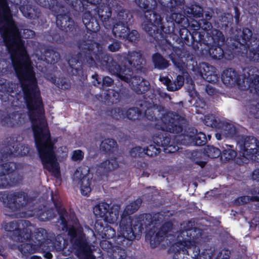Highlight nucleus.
<instances>
[{
    "instance_id": "nucleus-1",
    "label": "nucleus",
    "mask_w": 259,
    "mask_h": 259,
    "mask_svg": "<svg viewBox=\"0 0 259 259\" xmlns=\"http://www.w3.org/2000/svg\"><path fill=\"white\" fill-rule=\"evenodd\" d=\"M19 31L20 38L21 40V37L27 39L32 38L35 35L34 31L30 29H23L22 35L21 31L20 30ZM22 40L24 41L23 39ZM24 42H25L24 41ZM3 44L11 56L13 66L20 82L23 92V98L29 113V116L32 122L33 135H51L46 119L38 117L39 115L44 114V105L35 73L31 65L26 47H25L26 54L23 60H19L18 52L16 51V52L11 54L5 44L4 42Z\"/></svg>"
},
{
    "instance_id": "nucleus-2",
    "label": "nucleus",
    "mask_w": 259,
    "mask_h": 259,
    "mask_svg": "<svg viewBox=\"0 0 259 259\" xmlns=\"http://www.w3.org/2000/svg\"><path fill=\"white\" fill-rule=\"evenodd\" d=\"M111 9L106 5L96 6L93 13L90 11L84 13L82 16V22L87 29V33L84 36L86 40H84L79 45L80 52L76 55L72 56L68 60V64L72 69L73 74H79L81 73L83 64L86 61L90 67L97 64V59L94 58V54L96 52V47L99 48V52L103 54L104 53L102 45L94 40L97 32L100 30V21L106 23L111 16Z\"/></svg>"
},
{
    "instance_id": "nucleus-3",
    "label": "nucleus",
    "mask_w": 259,
    "mask_h": 259,
    "mask_svg": "<svg viewBox=\"0 0 259 259\" xmlns=\"http://www.w3.org/2000/svg\"><path fill=\"white\" fill-rule=\"evenodd\" d=\"M95 47L97 54H95L94 57L97 59V63L108 70L111 74L117 76L121 80L131 83L132 89L136 94H144L149 91L150 84L148 80L138 75L133 76V70L125 66L123 68L120 67L111 56L100 53L97 45Z\"/></svg>"
},
{
    "instance_id": "nucleus-4",
    "label": "nucleus",
    "mask_w": 259,
    "mask_h": 259,
    "mask_svg": "<svg viewBox=\"0 0 259 259\" xmlns=\"http://www.w3.org/2000/svg\"><path fill=\"white\" fill-rule=\"evenodd\" d=\"M10 9L7 0H0V33L9 52H18V59L23 60L26 54L24 42L20 38V32L15 22L10 18Z\"/></svg>"
},
{
    "instance_id": "nucleus-5",
    "label": "nucleus",
    "mask_w": 259,
    "mask_h": 259,
    "mask_svg": "<svg viewBox=\"0 0 259 259\" xmlns=\"http://www.w3.org/2000/svg\"><path fill=\"white\" fill-rule=\"evenodd\" d=\"M144 99L136 102V105L142 108V114L144 113L146 118L151 121H155L153 127L157 130L169 132L172 134H182L186 123L185 117L175 112H167L162 115L160 119H157L154 113L153 99L146 100L145 96Z\"/></svg>"
},
{
    "instance_id": "nucleus-6",
    "label": "nucleus",
    "mask_w": 259,
    "mask_h": 259,
    "mask_svg": "<svg viewBox=\"0 0 259 259\" xmlns=\"http://www.w3.org/2000/svg\"><path fill=\"white\" fill-rule=\"evenodd\" d=\"M156 215L152 216L151 213H146L135 218L129 215L122 217L119 223L120 234L115 238V242L124 247L131 245L133 240L141 238L144 228L153 224Z\"/></svg>"
},
{
    "instance_id": "nucleus-7",
    "label": "nucleus",
    "mask_w": 259,
    "mask_h": 259,
    "mask_svg": "<svg viewBox=\"0 0 259 259\" xmlns=\"http://www.w3.org/2000/svg\"><path fill=\"white\" fill-rule=\"evenodd\" d=\"M172 28H165L164 26L155 31L154 33L149 35L152 38V41L159 46L165 53L168 55L169 59L175 65L182 62L187 67L194 70L197 66V62L194 56L178 47H175L167 39Z\"/></svg>"
},
{
    "instance_id": "nucleus-8",
    "label": "nucleus",
    "mask_w": 259,
    "mask_h": 259,
    "mask_svg": "<svg viewBox=\"0 0 259 259\" xmlns=\"http://www.w3.org/2000/svg\"><path fill=\"white\" fill-rule=\"evenodd\" d=\"M51 199L59 215L62 230L67 232V235L74 249L76 250L89 244L85 239L82 227L68 225V222H71L72 224H74L78 223L75 213L69 214L66 209L62 206L61 203L55 198L53 192Z\"/></svg>"
},
{
    "instance_id": "nucleus-9",
    "label": "nucleus",
    "mask_w": 259,
    "mask_h": 259,
    "mask_svg": "<svg viewBox=\"0 0 259 259\" xmlns=\"http://www.w3.org/2000/svg\"><path fill=\"white\" fill-rule=\"evenodd\" d=\"M135 2L144 15L142 27L148 35L163 26V18L153 10L157 5L156 0H135Z\"/></svg>"
},
{
    "instance_id": "nucleus-10",
    "label": "nucleus",
    "mask_w": 259,
    "mask_h": 259,
    "mask_svg": "<svg viewBox=\"0 0 259 259\" xmlns=\"http://www.w3.org/2000/svg\"><path fill=\"white\" fill-rule=\"evenodd\" d=\"M230 34L235 37L233 42L230 46L232 50H238L237 51L242 54L245 53L248 55L250 51L254 49L256 42L259 38V34L253 33L251 29L247 27L243 28L242 30L235 28L230 29Z\"/></svg>"
},
{
    "instance_id": "nucleus-11",
    "label": "nucleus",
    "mask_w": 259,
    "mask_h": 259,
    "mask_svg": "<svg viewBox=\"0 0 259 259\" xmlns=\"http://www.w3.org/2000/svg\"><path fill=\"white\" fill-rule=\"evenodd\" d=\"M153 142L156 145L150 144L143 149L144 153L149 157H153L161 152L160 147H163L166 153H174L179 149L178 146L172 140L168 133H159L154 137Z\"/></svg>"
},
{
    "instance_id": "nucleus-12",
    "label": "nucleus",
    "mask_w": 259,
    "mask_h": 259,
    "mask_svg": "<svg viewBox=\"0 0 259 259\" xmlns=\"http://www.w3.org/2000/svg\"><path fill=\"white\" fill-rule=\"evenodd\" d=\"M163 26L165 28L169 27L172 28V30L170 31L169 34H167V38L172 37L178 44L191 45L195 49L199 50L198 45L204 41V34L196 30H194L191 33L187 28L183 27L179 29V34L177 35L175 33V28L173 26V24L171 26L168 25L166 27L164 24Z\"/></svg>"
},
{
    "instance_id": "nucleus-13",
    "label": "nucleus",
    "mask_w": 259,
    "mask_h": 259,
    "mask_svg": "<svg viewBox=\"0 0 259 259\" xmlns=\"http://www.w3.org/2000/svg\"><path fill=\"white\" fill-rule=\"evenodd\" d=\"M17 168V165L14 162L0 164V189L16 186L22 183L23 176L14 172Z\"/></svg>"
},
{
    "instance_id": "nucleus-14",
    "label": "nucleus",
    "mask_w": 259,
    "mask_h": 259,
    "mask_svg": "<svg viewBox=\"0 0 259 259\" xmlns=\"http://www.w3.org/2000/svg\"><path fill=\"white\" fill-rule=\"evenodd\" d=\"M116 58L120 65L116 62L121 68L125 66L126 68H130L133 70L131 68L132 67L145 75L148 73V70L145 67V59L140 52L134 51L128 53L118 54Z\"/></svg>"
},
{
    "instance_id": "nucleus-15",
    "label": "nucleus",
    "mask_w": 259,
    "mask_h": 259,
    "mask_svg": "<svg viewBox=\"0 0 259 259\" xmlns=\"http://www.w3.org/2000/svg\"><path fill=\"white\" fill-rule=\"evenodd\" d=\"M5 206L12 212L20 211L31 201L27 193L23 191L4 192L0 197Z\"/></svg>"
},
{
    "instance_id": "nucleus-16",
    "label": "nucleus",
    "mask_w": 259,
    "mask_h": 259,
    "mask_svg": "<svg viewBox=\"0 0 259 259\" xmlns=\"http://www.w3.org/2000/svg\"><path fill=\"white\" fill-rule=\"evenodd\" d=\"M70 9L71 8L63 4L53 13L56 17L57 26L62 31L73 33L75 27L74 21L70 16Z\"/></svg>"
},
{
    "instance_id": "nucleus-17",
    "label": "nucleus",
    "mask_w": 259,
    "mask_h": 259,
    "mask_svg": "<svg viewBox=\"0 0 259 259\" xmlns=\"http://www.w3.org/2000/svg\"><path fill=\"white\" fill-rule=\"evenodd\" d=\"M183 242L184 250H182L185 252L188 259H211L214 254V249L211 246L204 248L200 253V247L194 241H183Z\"/></svg>"
},
{
    "instance_id": "nucleus-18",
    "label": "nucleus",
    "mask_w": 259,
    "mask_h": 259,
    "mask_svg": "<svg viewBox=\"0 0 259 259\" xmlns=\"http://www.w3.org/2000/svg\"><path fill=\"white\" fill-rule=\"evenodd\" d=\"M20 224L19 221H11L6 224L5 230L8 233L12 240L22 243L30 239L31 230L24 227L21 228Z\"/></svg>"
},
{
    "instance_id": "nucleus-19",
    "label": "nucleus",
    "mask_w": 259,
    "mask_h": 259,
    "mask_svg": "<svg viewBox=\"0 0 259 259\" xmlns=\"http://www.w3.org/2000/svg\"><path fill=\"white\" fill-rule=\"evenodd\" d=\"M93 212L98 218H101L109 223H114L116 221L119 212L110 207V205L105 202H101L97 204L94 207Z\"/></svg>"
},
{
    "instance_id": "nucleus-20",
    "label": "nucleus",
    "mask_w": 259,
    "mask_h": 259,
    "mask_svg": "<svg viewBox=\"0 0 259 259\" xmlns=\"http://www.w3.org/2000/svg\"><path fill=\"white\" fill-rule=\"evenodd\" d=\"M114 36L120 39H124L128 42L137 44L140 36L136 30H131L130 26L121 25H113L112 30Z\"/></svg>"
},
{
    "instance_id": "nucleus-21",
    "label": "nucleus",
    "mask_w": 259,
    "mask_h": 259,
    "mask_svg": "<svg viewBox=\"0 0 259 259\" xmlns=\"http://www.w3.org/2000/svg\"><path fill=\"white\" fill-rule=\"evenodd\" d=\"M6 153L10 157H22L30 154V148L28 145H21L18 140L10 138L6 146Z\"/></svg>"
},
{
    "instance_id": "nucleus-22",
    "label": "nucleus",
    "mask_w": 259,
    "mask_h": 259,
    "mask_svg": "<svg viewBox=\"0 0 259 259\" xmlns=\"http://www.w3.org/2000/svg\"><path fill=\"white\" fill-rule=\"evenodd\" d=\"M25 115L21 111H14L12 113L4 112L0 116L2 125L10 127L22 124L25 122Z\"/></svg>"
},
{
    "instance_id": "nucleus-23",
    "label": "nucleus",
    "mask_w": 259,
    "mask_h": 259,
    "mask_svg": "<svg viewBox=\"0 0 259 259\" xmlns=\"http://www.w3.org/2000/svg\"><path fill=\"white\" fill-rule=\"evenodd\" d=\"M242 156L245 158L246 154H250L259 148V141L253 136H241L237 140Z\"/></svg>"
},
{
    "instance_id": "nucleus-24",
    "label": "nucleus",
    "mask_w": 259,
    "mask_h": 259,
    "mask_svg": "<svg viewBox=\"0 0 259 259\" xmlns=\"http://www.w3.org/2000/svg\"><path fill=\"white\" fill-rule=\"evenodd\" d=\"M201 32L204 34V32ZM204 42L199 44L200 46H201L202 44L205 45L207 46H208L209 45H211V44H224L225 41V37L223 32L215 28L211 30L210 32H207V34H206L205 36L204 35Z\"/></svg>"
},
{
    "instance_id": "nucleus-25",
    "label": "nucleus",
    "mask_w": 259,
    "mask_h": 259,
    "mask_svg": "<svg viewBox=\"0 0 259 259\" xmlns=\"http://www.w3.org/2000/svg\"><path fill=\"white\" fill-rule=\"evenodd\" d=\"M221 79L224 84L229 87L239 84L241 81L240 75L234 69L231 68H227L223 71Z\"/></svg>"
},
{
    "instance_id": "nucleus-26",
    "label": "nucleus",
    "mask_w": 259,
    "mask_h": 259,
    "mask_svg": "<svg viewBox=\"0 0 259 259\" xmlns=\"http://www.w3.org/2000/svg\"><path fill=\"white\" fill-rule=\"evenodd\" d=\"M184 135L192 140V143L195 146H203L207 142V138L203 132L197 133V130L194 127H189L185 131Z\"/></svg>"
},
{
    "instance_id": "nucleus-27",
    "label": "nucleus",
    "mask_w": 259,
    "mask_h": 259,
    "mask_svg": "<svg viewBox=\"0 0 259 259\" xmlns=\"http://www.w3.org/2000/svg\"><path fill=\"white\" fill-rule=\"evenodd\" d=\"M119 166L116 158H111L102 162L98 166L97 172L101 176H106Z\"/></svg>"
},
{
    "instance_id": "nucleus-28",
    "label": "nucleus",
    "mask_w": 259,
    "mask_h": 259,
    "mask_svg": "<svg viewBox=\"0 0 259 259\" xmlns=\"http://www.w3.org/2000/svg\"><path fill=\"white\" fill-rule=\"evenodd\" d=\"M15 3L19 6L20 11L26 18L32 19L36 16L37 9L33 7L29 0H20Z\"/></svg>"
},
{
    "instance_id": "nucleus-29",
    "label": "nucleus",
    "mask_w": 259,
    "mask_h": 259,
    "mask_svg": "<svg viewBox=\"0 0 259 259\" xmlns=\"http://www.w3.org/2000/svg\"><path fill=\"white\" fill-rule=\"evenodd\" d=\"M165 236L162 230H158L157 232L149 231L145 235V239L149 241L151 248H154L159 245Z\"/></svg>"
},
{
    "instance_id": "nucleus-30",
    "label": "nucleus",
    "mask_w": 259,
    "mask_h": 259,
    "mask_svg": "<svg viewBox=\"0 0 259 259\" xmlns=\"http://www.w3.org/2000/svg\"><path fill=\"white\" fill-rule=\"evenodd\" d=\"M202 69H200L202 77L207 82L214 83L218 81V76L215 71V68L207 63L203 64Z\"/></svg>"
},
{
    "instance_id": "nucleus-31",
    "label": "nucleus",
    "mask_w": 259,
    "mask_h": 259,
    "mask_svg": "<svg viewBox=\"0 0 259 259\" xmlns=\"http://www.w3.org/2000/svg\"><path fill=\"white\" fill-rule=\"evenodd\" d=\"M223 136L237 140L240 137L238 129L233 124L228 122H221L220 128L219 129Z\"/></svg>"
},
{
    "instance_id": "nucleus-32",
    "label": "nucleus",
    "mask_w": 259,
    "mask_h": 259,
    "mask_svg": "<svg viewBox=\"0 0 259 259\" xmlns=\"http://www.w3.org/2000/svg\"><path fill=\"white\" fill-rule=\"evenodd\" d=\"M118 21L114 25L123 26H131L134 22L132 13L128 10L123 9L120 10L117 15Z\"/></svg>"
},
{
    "instance_id": "nucleus-33",
    "label": "nucleus",
    "mask_w": 259,
    "mask_h": 259,
    "mask_svg": "<svg viewBox=\"0 0 259 259\" xmlns=\"http://www.w3.org/2000/svg\"><path fill=\"white\" fill-rule=\"evenodd\" d=\"M184 13L188 17L198 18L203 17V8L197 4L186 6L184 8Z\"/></svg>"
},
{
    "instance_id": "nucleus-34",
    "label": "nucleus",
    "mask_w": 259,
    "mask_h": 259,
    "mask_svg": "<svg viewBox=\"0 0 259 259\" xmlns=\"http://www.w3.org/2000/svg\"><path fill=\"white\" fill-rule=\"evenodd\" d=\"M163 11L165 12L175 11L177 7L183 6L184 0H158Z\"/></svg>"
},
{
    "instance_id": "nucleus-35",
    "label": "nucleus",
    "mask_w": 259,
    "mask_h": 259,
    "mask_svg": "<svg viewBox=\"0 0 259 259\" xmlns=\"http://www.w3.org/2000/svg\"><path fill=\"white\" fill-rule=\"evenodd\" d=\"M151 60L154 68L158 70L165 69L170 65L169 61L158 52L152 55Z\"/></svg>"
},
{
    "instance_id": "nucleus-36",
    "label": "nucleus",
    "mask_w": 259,
    "mask_h": 259,
    "mask_svg": "<svg viewBox=\"0 0 259 259\" xmlns=\"http://www.w3.org/2000/svg\"><path fill=\"white\" fill-rule=\"evenodd\" d=\"M182 234L187 237L184 241H194V243H197L196 239L201 236L202 231L197 227H191L183 231Z\"/></svg>"
},
{
    "instance_id": "nucleus-37",
    "label": "nucleus",
    "mask_w": 259,
    "mask_h": 259,
    "mask_svg": "<svg viewBox=\"0 0 259 259\" xmlns=\"http://www.w3.org/2000/svg\"><path fill=\"white\" fill-rule=\"evenodd\" d=\"M184 78L182 75H178L176 79L172 81L169 78H164V84L168 91L173 92L179 90L184 84Z\"/></svg>"
},
{
    "instance_id": "nucleus-38",
    "label": "nucleus",
    "mask_w": 259,
    "mask_h": 259,
    "mask_svg": "<svg viewBox=\"0 0 259 259\" xmlns=\"http://www.w3.org/2000/svg\"><path fill=\"white\" fill-rule=\"evenodd\" d=\"M92 178V175L88 173L84 175L80 179V191L82 195L89 196L91 192Z\"/></svg>"
},
{
    "instance_id": "nucleus-39",
    "label": "nucleus",
    "mask_w": 259,
    "mask_h": 259,
    "mask_svg": "<svg viewBox=\"0 0 259 259\" xmlns=\"http://www.w3.org/2000/svg\"><path fill=\"white\" fill-rule=\"evenodd\" d=\"M18 249L21 253V258L23 259H28L30 255L36 252L34 244L31 242L20 244Z\"/></svg>"
},
{
    "instance_id": "nucleus-40",
    "label": "nucleus",
    "mask_w": 259,
    "mask_h": 259,
    "mask_svg": "<svg viewBox=\"0 0 259 259\" xmlns=\"http://www.w3.org/2000/svg\"><path fill=\"white\" fill-rule=\"evenodd\" d=\"M237 155V152L234 146L232 145L225 144L222 147L221 159L224 158L225 162L234 159Z\"/></svg>"
},
{
    "instance_id": "nucleus-41",
    "label": "nucleus",
    "mask_w": 259,
    "mask_h": 259,
    "mask_svg": "<svg viewBox=\"0 0 259 259\" xmlns=\"http://www.w3.org/2000/svg\"><path fill=\"white\" fill-rule=\"evenodd\" d=\"M223 44L211 45L207 51L209 57L213 60H221L224 56V51L222 47Z\"/></svg>"
},
{
    "instance_id": "nucleus-42",
    "label": "nucleus",
    "mask_w": 259,
    "mask_h": 259,
    "mask_svg": "<svg viewBox=\"0 0 259 259\" xmlns=\"http://www.w3.org/2000/svg\"><path fill=\"white\" fill-rule=\"evenodd\" d=\"M65 6L69 7L73 10L77 12H83L88 9L82 0H60Z\"/></svg>"
},
{
    "instance_id": "nucleus-43",
    "label": "nucleus",
    "mask_w": 259,
    "mask_h": 259,
    "mask_svg": "<svg viewBox=\"0 0 259 259\" xmlns=\"http://www.w3.org/2000/svg\"><path fill=\"white\" fill-rule=\"evenodd\" d=\"M183 242H178L171 246L169 249V252L173 253V259H188L185 252L182 251Z\"/></svg>"
},
{
    "instance_id": "nucleus-44",
    "label": "nucleus",
    "mask_w": 259,
    "mask_h": 259,
    "mask_svg": "<svg viewBox=\"0 0 259 259\" xmlns=\"http://www.w3.org/2000/svg\"><path fill=\"white\" fill-rule=\"evenodd\" d=\"M40 6L50 9L52 12H56L63 4L60 0H35Z\"/></svg>"
},
{
    "instance_id": "nucleus-45",
    "label": "nucleus",
    "mask_w": 259,
    "mask_h": 259,
    "mask_svg": "<svg viewBox=\"0 0 259 259\" xmlns=\"http://www.w3.org/2000/svg\"><path fill=\"white\" fill-rule=\"evenodd\" d=\"M75 254L79 259H96L89 244L76 250Z\"/></svg>"
},
{
    "instance_id": "nucleus-46",
    "label": "nucleus",
    "mask_w": 259,
    "mask_h": 259,
    "mask_svg": "<svg viewBox=\"0 0 259 259\" xmlns=\"http://www.w3.org/2000/svg\"><path fill=\"white\" fill-rule=\"evenodd\" d=\"M45 61L51 64H55L60 59V54L52 49H47L45 51Z\"/></svg>"
},
{
    "instance_id": "nucleus-47",
    "label": "nucleus",
    "mask_w": 259,
    "mask_h": 259,
    "mask_svg": "<svg viewBox=\"0 0 259 259\" xmlns=\"http://www.w3.org/2000/svg\"><path fill=\"white\" fill-rule=\"evenodd\" d=\"M116 141L111 138L105 139L101 144V148L106 153H113L117 148Z\"/></svg>"
},
{
    "instance_id": "nucleus-48",
    "label": "nucleus",
    "mask_w": 259,
    "mask_h": 259,
    "mask_svg": "<svg viewBox=\"0 0 259 259\" xmlns=\"http://www.w3.org/2000/svg\"><path fill=\"white\" fill-rule=\"evenodd\" d=\"M51 81L54 83L59 90H67L71 88V83L65 77L59 78L57 79L56 76H52Z\"/></svg>"
},
{
    "instance_id": "nucleus-49",
    "label": "nucleus",
    "mask_w": 259,
    "mask_h": 259,
    "mask_svg": "<svg viewBox=\"0 0 259 259\" xmlns=\"http://www.w3.org/2000/svg\"><path fill=\"white\" fill-rule=\"evenodd\" d=\"M48 238L46 235V231L43 228H39L36 232H35L33 236H32L31 233V237L30 239L24 241L31 242L33 244H37Z\"/></svg>"
},
{
    "instance_id": "nucleus-50",
    "label": "nucleus",
    "mask_w": 259,
    "mask_h": 259,
    "mask_svg": "<svg viewBox=\"0 0 259 259\" xmlns=\"http://www.w3.org/2000/svg\"><path fill=\"white\" fill-rule=\"evenodd\" d=\"M109 255L112 259H125L127 254L125 249L122 247L115 245L110 251Z\"/></svg>"
},
{
    "instance_id": "nucleus-51",
    "label": "nucleus",
    "mask_w": 259,
    "mask_h": 259,
    "mask_svg": "<svg viewBox=\"0 0 259 259\" xmlns=\"http://www.w3.org/2000/svg\"><path fill=\"white\" fill-rule=\"evenodd\" d=\"M221 121L217 119L213 114H207L204 116V123L205 125L219 130L221 125Z\"/></svg>"
},
{
    "instance_id": "nucleus-52",
    "label": "nucleus",
    "mask_w": 259,
    "mask_h": 259,
    "mask_svg": "<svg viewBox=\"0 0 259 259\" xmlns=\"http://www.w3.org/2000/svg\"><path fill=\"white\" fill-rule=\"evenodd\" d=\"M142 108L136 105V107L130 108L125 110L126 117L132 120L138 119L139 116L142 114Z\"/></svg>"
},
{
    "instance_id": "nucleus-53",
    "label": "nucleus",
    "mask_w": 259,
    "mask_h": 259,
    "mask_svg": "<svg viewBox=\"0 0 259 259\" xmlns=\"http://www.w3.org/2000/svg\"><path fill=\"white\" fill-rule=\"evenodd\" d=\"M3 47V44H0V77L6 73L8 71L7 66H5L6 65V61L5 57L6 55V51L7 50L6 48L4 49Z\"/></svg>"
},
{
    "instance_id": "nucleus-54",
    "label": "nucleus",
    "mask_w": 259,
    "mask_h": 259,
    "mask_svg": "<svg viewBox=\"0 0 259 259\" xmlns=\"http://www.w3.org/2000/svg\"><path fill=\"white\" fill-rule=\"evenodd\" d=\"M204 154V152L198 150H194L191 152L190 158L195 164L203 167L206 163L205 161L201 160L202 156Z\"/></svg>"
},
{
    "instance_id": "nucleus-55",
    "label": "nucleus",
    "mask_w": 259,
    "mask_h": 259,
    "mask_svg": "<svg viewBox=\"0 0 259 259\" xmlns=\"http://www.w3.org/2000/svg\"><path fill=\"white\" fill-rule=\"evenodd\" d=\"M221 152L219 148L210 145L207 146L204 150V154L211 159L219 157L221 155Z\"/></svg>"
},
{
    "instance_id": "nucleus-56",
    "label": "nucleus",
    "mask_w": 259,
    "mask_h": 259,
    "mask_svg": "<svg viewBox=\"0 0 259 259\" xmlns=\"http://www.w3.org/2000/svg\"><path fill=\"white\" fill-rule=\"evenodd\" d=\"M142 202V201L140 198L137 199L136 200L126 205L124 211L128 215L135 213L139 208Z\"/></svg>"
},
{
    "instance_id": "nucleus-57",
    "label": "nucleus",
    "mask_w": 259,
    "mask_h": 259,
    "mask_svg": "<svg viewBox=\"0 0 259 259\" xmlns=\"http://www.w3.org/2000/svg\"><path fill=\"white\" fill-rule=\"evenodd\" d=\"M103 228L102 230L101 231L102 233V237L105 239H111L116 236L115 230L109 225H106L105 227L101 226V229Z\"/></svg>"
},
{
    "instance_id": "nucleus-58",
    "label": "nucleus",
    "mask_w": 259,
    "mask_h": 259,
    "mask_svg": "<svg viewBox=\"0 0 259 259\" xmlns=\"http://www.w3.org/2000/svg\"><path fill=\"white\" fill-rule=\"evenodd\" d=\"M248 88L251 93L259 94V75H256L253 78H249Z\"/></svg>"
},
{
    "instance_id": "nucleus-59",
    "label": "nucleus",
    "mask_w": 259,
    "mask_h": 259,
    "mask_svg": "<svg viewBox=\"0 0 259 259\" xmlns=\"http://www.w3.org/2000/svg\"><path fill=\"white\" fill-rule=\"evenodd\" d=\"M55 216V213L54 210L52 208H49L41 212L38 215V218L39 220L45 222L51 220Z\"/></svg>"
},
{
    "instance_id": "nucleus-60",
    "label": "nucleus",
    "mask_w": 259,
    "mask_h": 259,
    "mask_svg": "<svg viewBox=\"0 0 259 259\" xmlns=\"http://www.w3.org/2000/svg\"><path fill=\"white\" fill-rule=\"evenodd\" d=\"M50 33V34L49 35L48 39L50 42L57 44H61L64 41V36L61 35L57 31H51Z\"/></svg>"
},
{
    "instance_id": "nucleus-61",
    "label": "nucleus",
    "mask_w": 259,
    "mask_h": 259,
    "mask_svg": "<svg viewBox=\"0 0 259 259\" xmlns=\"http://www.w3.org/2000/svg\"><path fill=\"white\" fill-rule=\"evenodd\" d=\"M51 240L47 238L45 240L37 243L34 244L36 252H46V250L50 249Z\"/></svg>"
},
{
    "instance_id": "nucleus-62",
    "label": "nucleus",
    "mask_w": 259,
    "mask_h": 259,
    "mask_svg": "<svg viewBox=\"0 0 259 259\" xmlns=\"http://www.w3.org/2000/svg\"><path fill=\"white\" fill-rule=\"evenodd\" d=\"M256 41L258 42L255 44L256 46H255L254 49L248 53V58L251 61L259 62V38Z\"/></svg>"
},
{
    "instance_id": "nucleus-63",
    "label": "nucleus",
    "mask_w": 259,
    "mask_h": 259,
    "mask_svg": "<svg viewBox=\"0 0 259 259\" xmlns=\"http://www.w3.org/2000/svg\"><path fill=\"white\" fill-rule=\"evenodd\" d=\"M110 112L112 117L116 120L126 117L125 110L120 107L114 108Z\"/></svg>"
},
{
    "instance_id": "nucleus-64",
    "label": "nucleus",
    "mask_w": 259,
    "mask_h": 259,
    "mask_svg": "<svg viewBox=\"0 0 259 259\" xmlns=\"http://www.w3.org/2000/svg\"><path fill=\"white\" fill-rule=\"evenodd\" d=\"M233 18L232 16L228 18L226 16H224L222 17L221 20V25L222 27L224 28L226 31H229V33L230 34V29L231 28H234L232 25H233Z\"/></svg>"
}]
</instances>
